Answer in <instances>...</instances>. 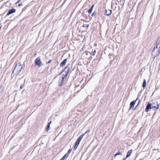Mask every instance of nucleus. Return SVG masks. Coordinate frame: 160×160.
Here are the masks:
<instances>
[{"label": "nucleus", "instance_id": "nucleus-1", "mask_svg": "<svg viewBox=\"0 0 160 160\" xmlns=\"http://www.w3.org/2000/svg\"><path fill=\"white\" fill-rule=\"evenodd\" d=\"M22 68V67L21 63L20 62H19L16 65V66L15 68H14L13 71L12 72V74H11V77H12V76L13 77L14 76V75H13V73L14 71L16 70L17 72H18V73H19L21 71Z\"/></svg>", "mask_w": 160, "mask_h": 160}, {"label": "nucleus", "instance_id": "nucleus-2", "mask_svg": "<svg viewBox=\"0 0 160 160\" xmlns=\"http://www.w3.org/2000/svg\"><path fill=\"white\" fill-rule=\"evenodd\" d=\"M160 52V48L157 47H155L153 48L152 54L153 57H155L159 55Z\"/></svg>", "mask_w": 160, "mask_h": 160}, {"label": "nucleus", "instance_id": "nucleus-3", "mask_svg": "<svg viewBox=\"0 0 160 160\" xmlns=\"http://www.w3.org/2000/svg\"><path fill=\"white\" fill-rule=\"evenodd\" d=\"M58 78H59L58 81V84L60 86H62L63 83V79L64 78V75H59Z\"/></svg>", "mask_w": 160, "mask_h": 160}, {"label": "nucleus", "instance_id": "nucleus-4", "mask_svg": "<svg viewBox=\"0 0 160 160\" xmlns=\"http://www.w3.org/2000/svg\"><path fill=\"white\" fill-rule=\"evenodd\" d=\"M35 63L36 65L39 67H40L42 65V62L40 58H37L35 60Z\"/></svg>", "mask_w": 160, "mask_h": 160}, {"label": "nucleus", "instance_id": "nucleus-5", "mask_svg": "<svg viewBox=\"0 0 160 160\" xmlns=\"http://www.w3.org/2000/svg\"><path fill=\"white\" fill-rule=\"evenodd\" d=\"M140 102V100L138 99V98H137L135 101H133L130 104L129 109H131L132 107H133L136 102H138V104Z\"/></svg>", "mask_w": 160, "mask_h": 160}, {"label": "nucleus", "instance_id": "nucleus-6", "mask_svg": "<svg viewBox=\"0 0 160 160\" xmlns=\"http://www.w3.org/2000/svg\"><path fill=\"white\" fill-rule=\"evenodd\" d=\"M151 105L152 108L153 110H157L158 108V105L156 102L153 103L152 104H151Z\"/></svg>", "mask_w": 160, "mask_h": 160}, {"label": "nucleus", "instance_id": "nucleus-7", "mask_svg": "<svg viewBox=\"0 0 160 160\" xmlns=\"http://www.w3.org/2000/svg\"><path fill=\"white\" fill-rule=\"evenodd\" d=\"M151 106H152L151 104L150 103H148L147 105V106L146 107V108L145 109V111L146 112H148L149 111V109L152 108Z\"/></svg>", "mask_w": 160, "mask_h": 160}, {"label": "nucleus", "instance_id": "nucleus-8", "mask_svg": "<svg viewBox=\"0 0 160 160\" xmlns=\"http://www.w3.org/2000/svg\"><path fill=\"white\" fill-rule=\"evenodd\" d=\"M84 136V134H82V135H81L78 138L76 142V143H77L79 144L80 142L81 141L82 138H83V136Z\"/></svg>", "mask_w": 160, "mask_h": 160}, {"label": "nucleus", "instance_id": "nucleus-9", "mask_svg": "<svg viewBox=\"0 0 160 160\" xmlns=\"http://www.w3.org/2000/svg\"><path fill=\"white\" fill-rule=\"evenodd\" d=\"M70 68L68 67H66L63 71V72H65L66 73L67 75L69 72Z\"/></svg>", "mask_w": 160, "mask_h": 160}, {"label": "nucleus", "instance_id": "nucleus-10", "mask_svg": "<svg viewBox=\"0 0 160 160\" xmlns=\"http://www.w3.org/2000/svg\"><path fill=\"white\" fill-rule=\"evenodd\" d=\"M67 61V59H64L63 61L62 62H61V63H60V65L62 67L64 66L65 65V64H66Z\"/></svg>", "mask_w": 160, "mask_h": 160}, {"label": "nucleus", "instance_id": "nucleus-11", "mask_svg": "<svg viewBox=\"0 0 160 160\" xmlns=\"http://www.w3.org/2000/svg\"><path fill=\"white\" fill-rule=\"evenodd\" d=\"M156 47L160 48V39H158L157 42V45Z\"/></svg>", "mask_w": 160, "mask_h": 160}, {"label": "nucleus", "instance_id": "nucleus-12", "mask_svg": "<svg viewBox=\"0 0 160 160\" xmlns=\"http://www.w3.org/2000/svg\"><path fill=\"white\" fill-rule=\"evenodd\" d=\"M132 152V150H129V151H128V152L126 158H127L129 157V156H130Z\"/></svg>", "mask_w": 160, "mask_h": 160}, {"label": "nucleus", "instance_id": "nucleus-13", "mask_svg": "<svg viewBox=\"0 0 160 160\" xmlns=\"http://www.w3.org/2000/svg\"><path fill=\"white\" fill-rule=\"evenodd\" d=\"M112 11H105V13L108 16L111 14Z\"/></svg>", "mask_w": 160, "mask_h": 160}, {"label": "nucleus", "instance_id": "nucleus-14", "mask_svg": "<svg viewBox=\"0 0 160 160\" xmlns=\"http://www.w3.org/2000/svg\"><path fill=\"white\" fill-rule=\"evenodd\" d=\"M22 5V4L20 2V0H18L16 3V5L17 6H20Z\"/></svg>", "mask_w": 160, "mask_h": 160}, {"label": "nucleus", "instance_id": "nucleus-15", "mask_svg": "<svg viewBox=\"0 0 160 160\" xmlns=\"http://www.w3.org/2000/svg\"><path fill=\"white\" fill-rule=\"evenodd\" d=\"M16 11H8V12L7 13L6 16H8L10 14L13 13L15 12Z\"/></svg>", "mask_w": 160, "mask_h": 160}, {"label": "nucleus", "instance_id": "nucleus-16", "mask_svg": "<svg viewBox=\"0 0 160 160\" xmlns=\"http://www.w3.org/2000/svg\"><path fill=\"white\" fill-rule=\"evenodd\" d=\"M146 85V81L145 79H144L142 83V86L143 88H145Z\"/></svg>", "mask_w": 160, "mask_h": 160}, {"label": "nucleus", "instance_id": "nucleus-17", "mask_svg": "<svg viewBox=\"0 0 160 160\" xmlns=\"http://www.w3.org/2000/svg\"><path fill=\"white\" fill-rule=\"evenodd\" d=\"M50 128V122L48 123V125L47 126L46 131L47 132H48Z\"/></svg>", "mask_w": 160, "mask_h": 160}, {"label": "nucleus", "instance_id": "nucleus-18", "mask_svg": "<svg viewBox=\"0 0 160 160\" xmlns=\"http://www.w3.org/2000/svg\"><path fill=\"white\" fill-rule=\"evenodd\" d=\"M25 80H24V82L22 84H21L20 85V89H22L23 87H25Z\"/></svg>", "mask_w": 160, "mask_h": 160}, {"label": "nucleus", "instance_id": "nucleus-19", "mask_svg": "<svg viewBox=\"0 0 160 160\" xmlns=\"http://www.w3.org/2000/svg\"><path fill=\"white\" fill-rule=\"evenodd\" d=\"M89 25L88 24H83L82 25V27H85L87 28H88Z\"/></svg>", "mask_w": 160, "mask_h": 160}, {"label": "nucleus", "instance_id": "nucleus-20", "mask_svg": "<svg viewBox=\"0 0 160 160\" xmlns=\"http://www.w3.org/2000/svg\"><path fill=\"white\" fill-rule=\"evenodd\" d=\"M116 155H122V153L120 152H118L116 153Z\"/></svg>", "mask_w": 160, "mask_h": 160}, {"label": "nucleus", "instance_id": "nucleus-21", "mask_svg": "<svg viewBox=\"0 0 160 160\" xmlns=\"http://www.w3.org/2000/svg\"><path fill=\"white\" fill-rule=\"evenodd\" d=\"M78 147V146L75 144V146L73 148V150L75 151L77 149Z\"/></svg>", "mask_w": 160, "mask_h": 160}, {"label": "nucleus", "instance_id": "nucleus-22", "mask_svg": "<svg viewBox=\"0 0 160 160\" xmlns=\"http://www.w3.org/2000/svg\"><path fill=\"white\" fill-rule=\"evenodd\" d=\"M69 154H68V153H66L64 156V157H65L66 158H67L69 156Z\"/></svg>", "mask_w": 160, "mask_h": 160}, {"label": "nucleus", "instance_id": "nucleus-23", "mask_svg": "<svg viewBox=\"0 0 160 160\" xmlns=\"http://www.w3.org/2000/svg\"><path fill=\"white\" fill-rule=\"evenodd\" d=\"M90 129H88V130H87L85 133H84L83 134H84V135H85V134L87 133H88L89 132H90Z\"/></svg>", "mask_w": 160, "mask_h": 160}, {"label": "nucleus", "instance_id": "nucleus-24", "mask_svg": "<svg viewBox=\"0 0 160 160\" xmlns=\"http://www.w3.org/2000/svg\"><path fill=\"white\" fill-rule=\"evenodd\" d=\"M2 88L1 86H0V93L2 92Z\"/></svg>", "mask_w": 160, "mask_h": 160}, {"label": "nucleus", "instance_id": "nucleus-25", "mask_svg": "<svg viewBox=\"0 0 160 160\" xmlns=\"http://www.w3.org/2000/svg\"><path fill=\"white\" fill-rule=\"evenodd\" d=\"M71 151H72V149H69V150L68 151V152L67 153H68V154H69L70 153H71Z\"/></svg>", "mask_w": 160, "mask_h": 160}, {"label": "nucleus", "instance_id": "nucleus-26", "mask_svg": "<svg viewBox=\"0 0 160 160\" xmlns=\"http://www.w3.org/2000/svg\"><path fill=\"white\" fill-rule=\"evenodd\" d=\"M96 53V50H94L93 52V55H95V54Z\"/></svg>", "mask_w": 160, "mask_h": 160}, {"label": "nucleus", "instance_id": "nucleus-27", "mask_svg": "<svg viewBox=\"0 0 160 160\" xmlns=\"http://www.w3.org/2000/svg\"><path fill=\"white\" fill-rule=\"evenodd\" d=\"M25 1V0H20V2L22 4V3L24 2Z\"/></svg>", "mask_w": 160, "mask_h": 160}, {"label": "nucleus", "instance_id": "nucleus-28", "mask_svg": "<svg viewBox=\"0 0 160 160\" xmlns=\"http://www.w3.org/2000/svg\"><path fill=\"white\" fill-rule=\"evenodd\" d=\"M93 7H94V5H93L92 6V7H91V8H90V9H89V10H92V9H93Z\"/></svg>", "mask_w": 160, "mask_h": 160}, {"label": "nucleus", "instance_id": "nucleus-29", "mask_svg": "<svg viewBox=\"0 0 160 160\" xmlns=\"http://www.w3.org/2000/svg\"><path fill=\"white\" fill-rule=\"evenodd\" d=\"M92 11H88V13L89 14H91L92 13Z\"/></svg>", "mask_w": 160, "mask_h": 160}, {"label": "nucleus", "instance_id": "nucleus-30", "mask_svg": "<svg viewBox=\"0 0 160 160\" xmlns=\"http://www.w3.org/2000/svg\"><path fill=\"white\" fill-rule=\"evenodd\" d=\"M66 158L65 157H64V156L62 158V159L63 160H64V159Z\"/></svg>", "mask_w": 160, "mask_h": 160}, {"label": "nucleus", "instance_id": "nucleus-31", "mask_svg": "<svg viewBox=\"0 0 160 160\" xmlns=\"http://www.w3.org/2000/svg\"><path fill=\"white\" fill-rule=\"evenodd\" d=\"M8 10H16V9L14 8H12V9H9Z\"/></svg>", "mask_w": 160, "mask_h": 160}, {"label": "nucleus", "instance_id": "nucleus-32", "mask_svg": "<svg viewBox=\"0 0 160 160\" xmlns=\"http://www.w3.org/2000/svg\"><path fill=\"white\" fill-rule=\"evenodd\" d=\"M79 143H78H78H76H76H75V145H77V146H78V145H79Z\"/></svg>", "mask_w": 160, "mask_h": 160}, {"label": "nucleus", "instance_id": "nucleus-33", "mask_svg": "<svg viewBox=\"0 0 160 160\" xmlns=\"http://www.w3.org/2000/svg\"><path fill=\"white\" fill-rule=\"evenodd\" d=\"M94 12H93L92 14V16H93L94 15Z\"/></svg>", "mask_w": 160, "mask_h": 160}, {"label": "nucleus", "instance_id": "nucleus-34", "mask_svg": "<svg viewBox=\"0 0 160 160\" xmlns=\"http://www.w3.org/2000/svg\"><path fill=\"white\" fill-rule=\"evenodd\" d=\"M1 27H2L1 23H0V29L1 28Z\"/></svg>", "mask_w": 160, "mask_h": 160}, {"label": "nucleus", "instance_id": "nucleus-35", "mask_svg": "<svg viewBox=\"0 0 160 160\" xmlns=\"http://www.w3.org/2000/svg\"><path fill=\"white\" fill-rule=\"evenodd\" d=\"M50 60H49L48 61V63H50Z\"/></svg>", "mask_w": 160, "mask_h": 160}, {"label": "nucleus", "instance_id": "nucleus-36", "mask_svg": "<svg viewBox=\"0 0 160 160\" xmlns=\"http://www.w3.org/2000/svg\"><path fill=\"white\" fill-rule=\"evenodd\" d=\"M117 155H116V154L114 155V157H116Z\"/></svg>", "mask_w": 160, "mask_h": 160}, {"label": "nucleus", "instance_id": "nucleus-37", "mask_svg": "<svg viewBox=\"0 0 160 160\" xmlns=\"http://www.w3.org/2000/svg\"><path fill=\"white\" fill-rule=\"evenodd\" d=\"M38 11H37L36 13H37Z\"/></svg>", "mask_w": 160, "mask_h": 160}, {"label": "nucleus", "instance_id": "nucleus-38", "mask_svg": "<svg viewBox=\"0 0 160 160\" xmlns=\"http://www.w3.org/2000/svg\"><path fill=\"white\" fill-rule=\"evenodd\" d=\"M60 160H63L62 158Z\"/></svg>", "mask_w": 160, "mask_h": 160}, {"label": "nucleus", "instance_id": "nucleus-39", "mask_svg": "<svg viewBox=\"0 0 160 160\" xmlns=\"http://www.w3.org/2000/svg\"><path fill=\"white\" fill-rule=\"evenodd\" d=\"M125 159H123V160H125Z\"/></svg>", "mask_w": 160, "mask_h": 160}]
</instances>
